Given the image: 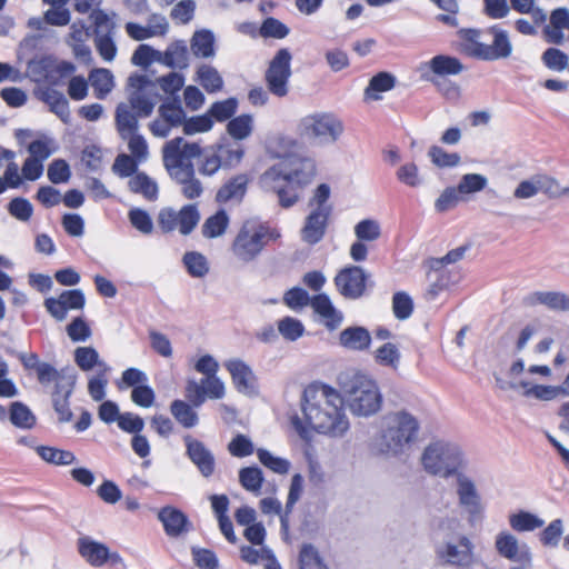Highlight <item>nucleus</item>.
<instances>
[{"mask_svg":"<svg viewBox=\"0 0 569 569\" xmlns=\"http://www.w3.org/2000/svg\"><path fill=\"white\" fill-rule=\"evenodd\" d=\"M194 369L206 376V378L202 379V382H209L211 399H221L224 397V383L217 377L219 363L212 356H201L196 362Z\"/></svg>","mask_w":569,"mask_h":569,"instance_id":"aec40b11","label":"nucleus"},{"mask_svg":"<svg viewBox=\"0 0 569 569\" xmlns=\"http://www.w3.org/2000/svg\"><path fill=\"white\" fill-rule=\"evenodd\" d=\"M126 31L131 39L142 41L154 36H164L168 31V23L163 18H161V22L151 27H143L134 22H128L126 24Z\"/></svg>","mask_w":569,"mask_h":569,"instance_id":"e433bc0d","label":"nucleus"},{"mask_svg":"<svg viewBox=\"0 0 569 569\" xmlns=\"http://www.w3.org/2000/svg\"><path fill=\"white\" fill-rule=\"evenodd\" d=\"M191 51L198 58H210L214 54V37L209 30L194 32L191 39Z\"/></svg>","mask_w":569,"mask_h":569,"instance_id":"4c0bfd02","label":"nucleus"},{"mask_svg":"<svg viewBox=\"0 0 569 569\" xmlns=\"http://www.w3.org/2000/svg\"><path fill=\"white\" fill-rule=\"evenodd\" d=\"M339 342L349 350L362 351L370 347V332L363 327H348L339 335Z\"/></svg>","mask_w":569,"mask_h":569,"instance_id":"a878e982","label":"nucleus"},{"mask_svg":"<svg viewBox=\"0 0 569 569\" xmlns=\"http://www.w3.org/2000/svg\"><path fill=\"white\" fill-rule=\"evenodd\" d=\"M395 86L396 77L390 72L380 71L369 80L363 92L365 98L373 101L380 100L381 96L379 93L390 91Z\"/></svg>","mask_w":569,"mask_h":569,"instance_id":"c85d7f7f","label":"nucleus"},{"mask_svg":"<svg viewBox=\"0 0 569 569\" xmlns=\"http://www.w3.org/2000/svg\"><path fill=\"white\" fill-rule=\"evenodd\" d=\"M133 193L142 194L147 200L153 201L158 198V186L144 172H137L128 182Z\"/></svg>","mask_w":569,"mask_h":569,"instance_id":"c9c22d12","label":"nucleus"},{"mask_svg":"<svg viewBox=\"0 0 569 569\" xmlns=\"http://www.w3.org/2000/svg\"><path fill=\"white\" fill-rule=\"evenodd\" d=\"M36 373H37V379L40 385L48 386L53 382L54 383L53 391H59L60 389L66 388V386L63 383V381L66 380V376H64L63 371L58 370L57 368H54L52 365H50L48 362H42L38 367V370L36 371Z\"/></svg>","mask_w":569,"mask_h":569,"instance_id":"c03bdc74","label":"nucleus"},{"mask_svg":"<svg viewBox=\"0 0 569 569\" xmlns=\"http://www.w3.org/2000/svg\"><path fill=\"white\" fill-rule=\"evenodd\" d=\"M545 521L536 515L520 510L509 516V525L517 532L533 531L543 526Z\"/></svg>","mask_w":569,"mask_h":569,"instance_id":"37998d69","label":"nucleus"},{"mask_svg":"<svg viewBox=\"0 0 569 569\" xmlns=\"http://www.w3.org/2000/svg\"><path fill=\"white\" fill-rule=\"evenodd\" d=\"M170 412L177 422L186 429H191L199 422V417L193 410V406L183 400H173L170 403Z\"/></svg>","mask_w":569,"mask_h":569,"instance_id":"473e14b6","label":"nucleus"},{"mask_svg":"<svg viewBox=\"0 0 569 569\" xmlns=\"http://www.w3.org/2000/svg\"><path fill=\"white\" fill-rule=\"evenodd\" d=\"M279 333L289 341L299 339L305 331L302 322L292 317H284L278 322Z\"/></svg>","mask_w":569,"mask_h":569,"instance_id":"0e129e2a","label":"nucleus"},{"mask_svg":"<svg viewBox=\"0 0 569 569\" xmlns=\"http://www.w3.org/2000/svg\"><path fill=\"white\" fill-rule=\"evenodd\" d=\"M158 518L162 522L164 532L169 537H179L189 530L190 522L188 517L174 507H163L159 511Z\"/></svg>","mask_w":569,"mask_h":569,"instance_id":"5701e85b","label":"nucleus"},{"mask_svg":"<svg viewBox=\"0 0 569 569\" xmlns=\"http://www.w3.org/2000/svg\"><path fill=\"white\" fill-rule=\"evenodd\" d=\"M36 450L42 460L56 466H68L76 461V456L69 450L50 446H39Z\"/></svg>","mask_w":569,"mask_h":569,"instance_id":"a19ab883","label":"nucleus"},{"mask_svg":"<svg viewBox=\"0 0 569 569\" xmlns=\"http://www.w3.org/2000/svg\"><path fill=\"white\" fill-rule=\"evenodd\" d=\"M280 238V233L268 222L254 219L244 220L230 243V253L241 263L258 259L270 242Z\"/></svg>","mask_w":569,"mask_h":569,"instance_id":"20e7f679","label":"nucleus"},{"mask_svg":"<svg viewBox=\"0 0 569 569\" xmlns=\"http://www.w3.org/2000/svg\"><path fill=\"white\" fill-rule=\"evenodd\" d=\"M250 179L246 173H239L228 179L217 191L218 203H239L243 200Z\"/></svg>","mask_w":569,"mask_h":569,"instance_id":"4be33fe9","label":"nucleus"},{"mask_svg":"<svg viewBox=\"0 0 569 569\" xmlns=\"http://www.w3.org/2000/svg\"><path fill=\"white\" fill-rule=\"evenodd\" d=\"M224 367L229 371L232 383L238 391L243 392L252 387L254 375L244 361L230 359L224 362Z\"/></svg>","mask_w":569,"mask_h":569,"instance_id":"393cba45","label":"nucleus"},{"mask_svg":"<svg viewBox=\"0 0 569 569\" xmlns=\"http://www.w3.org/2000/svg\"><path fill=\"white\" fill-rule=\"evenodd\" d=\"M385 420L386 427L379 439V450L383 453H402L417 439L418 420L407 411L389 413Z\"/></svg>","mask_w":569,"mask_h":569,"instance_id":"39448f33","label":"nucleus"},{"mask_svg":"<svg viewBox=\"0 0 569 569\" xmlns=\"http://www.w3.org/2000/svg\"><path fill=\"white\" fill-rule=\"evenodd\" d=\"M458 496L460 505L466 507L469 512L477 513L480 510V498L471 480L462 475L458 476Z\"/></svg>","mask_w":569,"mask_h":569,"instance_id":"7c9ffc66","label":"nucleus"},{"mask_svg":"<svg viewBox=\"0 0 569 569\" xmlns=\"http://www.w3.org/2000/svg\"><path fill=\"white\" fill-rule=\"evenodd\" d=\"M182 262L187 272L193 278H202L209 272L207 258L198 251H187L183 254Z\"/></svg>","mask_w":569,"mask_h":569,"instance_id":"a18cd8bd","label":"nucleus"},{"mask_svg":"<svg viewBox=\"0 0 569 569\" xmlns=\"http://www.w3.org/2000/svg\"><path fill=\"white\" fill-rule=\"evenodd\" d=\"M543 64L555 71H562L568 67V56L557 48H548L541 57Z\"/></svg>","mask_w":569,"mask_h":569,"instance_id":"338daca9","label":"nucleus"},{"mask_svg":"<svg viewBox=\"0 0 569 569\" xmlns=\"http://www.w3.org/2000/svg\"><path fill=\"white\" fill-rule=\"evenodd\" d=\"M310 303L313 311L320 316L325 322V326L329 330H335L340 326L342 321V315L333 307L330 298L327 295H316L310 300Z\"/></svg>","mask_w":569,"mask_h":569,"instance_id":"b1692460","label":"nucleus"},{"mask_svg":"<svg viewBox=\"0 0 569 569\" xmlns=\"http://www.w3.org/2000/svg\"><path fill=\"white\" fill-rule=\"evenodd\" d=\"M89 81L97 99H104L113 88V76L108 69H93L89 73Z\"/></svg>","mask_w":569,"mask_h":569,"instance_id":"72a5a7b5","label":"nucleus"},{"mask_svg":"<svg viewBox=\"0 0 569 569\" xmlns=\"http://www.w3.org/2000/svg\"><path fill=\"white\" fill-rule=\"evenodd\" d=\"M263 475L256 466L244 467L239 471V482L248 491L259 493L263 485Z\"/></svg>","mask_w":569,"mask_h":569,"instance_id":"49530a36","label":"nucleus"},{"mask_svg":"<svg viewBox=\"0 0 569 569\" xmlns=\"http://www.w3.org/2000/svg\"><path fill=\"white\" fill-rule=\"evenodd\" d=\"M317 167L312 159L289 157L270 167L262 176L264 187L278 197L281 208L293 207L313 181Z\"/></svg>","mask_w":569,"mask_h":569,"instance_id":"f03ea898","label":"nucleus"},{"mask_svg":"<svg viewBox=\"0 0 569 569\" xmlns=\"http://www.w3.org/2000/svg\"><path fill=\"white\" fill-rule=\"evenodd\" d=\"M189 52L184 44L173 43L164 52V62L171 68H186L188 66Z\"/></svg>","mask_w":569,"mask_h":569,"instance_id":"6e6d98bb","label":"nucleus"},{"mask_svg":"<svg viewBox=\"0 0 569 569\" xmlns=\"http://www.w3.org/2000/svg\"><path fill=\"white\" fill-rule=\"evenodd\" d=\"M187 456L196 465L199 472L209 478L214 473L216 460L212 452L198 439L192 438L190 435L183 438Z\"/></svg>","mask_w":569,"mask_h":569,"instance_id":"a211bd4d","label":"nucleus"},{"mask_svg":"<svg viewBox=\"0 0 569 569\" xmlns=\"http://www.w3.org/2000/svg\"><path fill=\"white\" fill-rule=\"evenodd\" d=\"M299 568L300 569H329L321 557L319 556L318 550L309 543H306L301 547L299 552Z\"/></svg>","mask_w":569,"mask_h":569,"instance_id":"5fc2aeb1","label":"nucleus"},{"mask_svg":"<svg viewBox=\"0 0 569 569\" xmlns=\"http://www.w3.org/2000/svg\"><path fill=\"white\" fill-rule=\"evenodd\" d=\"M131 86L141 89L148 83V78L137 74L130 78ZM154 109L152 99L140 90L133 91L127 102H121L116 109L114 120L117 130L122 132H131L138 130L139 118L151 116Z\"/></svg>","mask_w":569,"mask_h":569,"instance_id":"423d86ee","label":"nucleus"},{"mask_svg":"<svg viewBox=\"0 0 569 569\" xmlns=\"http://www.w3.org/2000/svg\"><path fill=\"white\" fill-rule=\"evenodd\" d=\"M369 274L359 266L349 264L336 274L337 291L346 299L357 300L365 296Z\"/></svg>","mask_w":569,"mask_h":569,"instance_id":"4468645a","label":"nucleus"},{"mask_svg":"<svg viewBox=\"0 0 569 569\" xmlns=\"http://www.w3.org/2000/svg\"><path fill=\"white\" fill-rule=\"evenodd\" d=\"M519 387L523 390V396L527 398H536L538 400H552L560 395V389L552 386L531 385L528 381H520Z\"/></svg>","mask_w":569,"mask_h":569,"instance_id":"09e8293b","label":"nucleus"},{"mask_svg":"<svg viewBox=\"0 0 569 569\" xmlns=\"http://www.w3.org/2000/svg\"><path fill=\"white\" fill-rule=\"evenodd\" d=\"M299 131L302 137L308 139L319 138L333 142L343 132V124L331 113H315L301 119Z\"/></svg>","mask_w":569,"mask_h":569,"instance_id":"9b49d317","label":"nucleus"},{"mask_svg":"<svg viewBox=\"0 0 569 569\" xmlns=\"http://www.w3.org/2000/svg\"><path fill=\"white\" fill-rule=\"evenodd\" d=\"M199 219L200 214L197 207L186 204L179 211L170 207L162 208L158 213L157 222L163 233L178 230L182 236H188L197 227Z\"/></svg>","mask_w":569,"mask_h":569,"instance_id":"9d476101","label":"nucleus"},{"mask_svg":"<svg viewBox=\"0 0 569 569\" xmlns=\"http://www.w3.org/2000/svg\"><path fill=\"white\" fill-rule=\"evenodd\" d=\"M197 80L208 93H216L222 90L223 79L216 68L209 64H201L197 70Z\"/></svg>","mask_w":569,"mask_h":569,"instance_id":"f704fd0d","label":"nucleus"},{"mask_svg":"<svg viewBox=\"0 0 569 569\" xmlns=\"http://www.w3.org/2000/svg\"><path fill=\"white\" fill-rule=\"evenodd\" d=\"M289 28L280 20L269 17L259 28V34L263 38L283 39L288 36Z\"/></svg>","mask_w":569,"mask_h":569,"instance_id":"69168bd1","label":"nucleus"},{"mask_svg":"<svg viewBox=\"0 0 569 569\" xmlns=\"http://www.w3.org/2000/svg\"><path fill=\"white\" fill-rule=\"evenodd\" d=\"M302 491L303 478L300 473H296L291 478L284 512L281 515V528L286 531L289 527V515L291 513L296 502L300 499Z\"/></svg>","mask_w":569,"mask_h":569,"instance_id":"58836bf2","label":"nucleus"},{"mask_svg":"<svg viewBox=\"0 0 569 569\" xmlns=\"http://www.w3.org/2000/svg\"><path fill=\"white\" fill-rule=\"evenodd\" d=\"M392 311L398 320L408 319L413 312V301L405 291H398L392 297Z\"/></svg>","mask_w":569,"mask_h":569,"instance_id":"680f3d73","label":"nucleus"},{"mask_svg":"<svg viewBox=\"0 0 569 569\" xmlns=\"http://www.w3.org/2000/svg\"><path fill=\"white\" fill-rule=\"evenodd\" d=\"M230 224V217L224 209H219L209 216L202 227L201 233L207 239H214L223 236Z\"/></svg>","mask_w":569,"mask_h":569,"instance_id":"c756f323","label":"nucleus"},{"mask_svg":"<svg viewBox=\"0 0 569 569\" xmlns=\"http://www.w3.org/2000/svg\"><path fill=\"white\" fill-rule=\"evenodd\" d=\"M330 214L331 213H328V210H311L307 216L305 226L301 230V237L305 242L316 244L325 237Z\"/></svg>","mask_w":569,"mask_h":569,"instance_id":"412c9836","label":"nucleus"},{"mask_svg":"<svg viewBox=\"0 0 569 569\" xmlns=\"http://www.w3.org/2000/svg\"><path fill=\"white\" fill-rule=\"evenodd\" d=\"M342 388L348 396L351 411L368 417L376 413L382 403V397L375 380L361 372L353 373Z\"/></svg>","mask_w":569,"mask_h":569,"instance_id":"0eeeda50","label":"nucleus"},{"mask_svg":"<svg viewBox=\"0 0 569 569\" xmlns=\"http://www.w3.org/2000/svg\"><path fill=\"white\" fill-rule=\"evenodd\" d=\"M186 397L193 407H200L207 397L211 399L209 382H202L201 380L198 383L194 380H189L186 386Z\"/></svg>","mask_w":569,"mask_h":569,"instance_id":"bf43d9fd","label":"nucleus"},{"mask_svg":"<svg viewBox=\"0 0 569 569\" xmlns=\"http://www.w3.org/2000/svg\"><path fill=\"white\" fill-rule=\"evenodd\" d=\"M355 234L361 241H376L381 236L380 224L373 219H363L355 226Z\"/></svg>","mask_w":569,"mask_h":569,"instance_id":"4d7b16f0","label":"nucleus"},{"mask_svg":"<svg viewBox=\"0 0 569 569\" xmlns=\"http://www.w3.org/2000/svg\"><path fill=\"white\" fill-rule=\"evenodd\" d=\"M301 411L303 418L291 420L298 435L309 440L312 431L331 437L342 436L349 429L345 400L340 392L323 382L313 381L302 392Z\"/></svg>","mask_w":569,"mask_h":569,"instance_id":"f257e3e1","label":"nucleus"},{"mask_svg":"<svg viewBox=\"0 0 569 569\" xmlns=\"http://www.w3.org/2000/svg\"><path fill=\"white\" fill-rule=\"evenodd\" d=\"M40 98L49 106L51 112L57 114L62 121H68L70 116L69 102L61 92L46 88L41 91Z\"/></svg>","mask_w":569,"mask_h":569,"instance_id":"2f4dec72","label":"nucleus"},{"mask_svg":"<svg viewBox=\"0 0 569 569\" xmlns=\"http://www.w3.org/2000/svg\"><path fill=\"white\" fill-rule=\"evenodd\" d=\"M201 154L198 143L187 142L183 138H174L166 142L162 150L163 166L170 177L191 174L194 171L193 159Z\"/></svg>","mask_w":569,"mask_h":569,"instance_id":"6e6552de","label":"nucleus"},{"mask_svg":"<svg viewBox=\"0 0 569 569\" xmlns=\"http://www.w3.org/2000/svg\"><path fill=\"white\" fill-rule=\"evenodd\" d=\"M72 386L73 382H70L64 389L52 392L53 409L58 413V420L61 423L69 422L72 419V411L69 405Z\"/></svg>","mask_w":569,"mask_h":569,"instance_id":"ea45409f","label":"nucleus"},{"mask_svg":"<svg viewBox=\"0 0 569 569\" xmlns=\"http://www.w3.org/2000/svg\"><path fill=\"white\" fill-rule=\"evenodd\" d=\"M84 305V295L79 289L66 290L58 298L44 300L47 311L58 321L64 320L69 310H80Z\"/></svg>","mask_w":569,"mask_h":569,"instance_id":"f3484780","label":"nucleus"},{"mask_svg":"<svg viewBox=\"0 0 569 569\" xmlns=\"http://www.w3.org/2000/svg\"><path fill=\"white\" fill-rule=\"evenodd\" d=\"M78 551L88 563L93 567H102L109 560L117 562L120 557L117 552L110 553L109 548L101 542L94 541L88 537L79 538Z\"/></svg>","mask_w":569,"mask_h":569,"instance_id":"6ab92c4d","label":"nucleus"},{"mask_svg":"<svg viewBox=\"0 0 569 569\" xmlns=\"http://www.w3.org/2000/svg\"><path fill=\"white\" fill-rule=\"evenodd\" d=\"M172 179L181 186L183 197L189 200L199 198L203 191L201 182L196 178L194 171H192L191 174L183 173L172 177Z\"/></svg>","mask_w":569,"mask_h":569,"instance_id":"864d4df0","label":"nucleus"},{"mask_svg":"<svg viewBox=\"0 0 569 569\" xmlns=\"http://www.w3.org/2000/svg\"><path fill=\"white\" fill-rule=\"evenodd\" d=\"M257 456L259 461L271 471L279 473V475H286L290 469V462L283 458L274 457L270 451L267 449H258Z\"/></svg>","mask_w":569,"mask_h":569,"instance_id":"13d9d810","label":"nucleus"},{"mask_svg":"<svg viewBox=\"0 0 569 569\" xmlns=\"http://www.w3.org/2000/svg\"><path fill=\"white\" fill-rule=\"evenodd\" d=\"M495 548L499 556L502 558L530 567L532 562V555L526 543L520 545L517 537L508 531H501L496 537Z\"/></svg>","mask_w":569,"mask_h":569,"instance_id":"2eb2a0df","label":"nucleus"},{"mask_svg":"<svg viewBox=\"0 0 569 569\" xmlns=\"http://www.w3.org/2000/svg\"><path fill=\"white\" fill-rule=\"evenodd\" d=\"M228 451L233 457L243 458L254 452V446L247 436L238 433L228 443Z\"/></svg>","mask_w":569,"mask_h":569,"instance_id":"774afa93","label":"nucleus"},{"mask_svg":"<svg viewBox=\"0 0 569 569\" xmlns=\"http://www.w3.org/2000/svg\"><path fill=\"white\" fill-rule=\"evenodd\" d=\"M438 556L446 563L468 569L473 566L477 560L473 556V545L466 536H461L458 543H446L439 551Z\"/></svg>","mask_w":569,"mask_h":569,"instance_id":"dca6fc26","label":"nucleus"},{"mask_svg":"<svg viewBox=\"0 0 569 569\" xmlns=\"http://www.w3.org/2000/svg\"><path fill=\"white\" fill-rule=\"evenodd\" d=\"M253 119L250 114H240L229 120L228 133L236 140H243L252 132Z\"/></svg>","mask_w":569,"mask_h":569,"instance_id":"8fccbe9b","label":"nucleus"},{"mask_svg":"<svg viewBox=\"0 0 569 569\" xmlns=\"http://www.w3.org/2000/svg\"><path fill=\"white\" fill-rule=\"evenodd\" d=\"M9 419L13 426L20 429H31L36 425V417L31 410L20 401L10 405Z\"/></svg>","mask_w":569,"mask_h":569,"instance_id":"79ce46f5","label":"nucleus"},{"mask_svg":"<svg viewBox=\"0 0 569 569\" xmlns=\"http://www.w3.org/2000/svg\"><path fill=\"white\" fill-rule=\"evenodd\" d=\"M422 463L428 472L448 478L458 471L461 453L456 446L437 441L425 449Z\"/></svg>","mask_w":569,"mask_h":569,"instance_id":"1a4fd4ad","label":"nucleus"},{"mask_svg":"<svg viewBox=\"0 0 569 569\" xmlns=\"http://www.w3.org/2000/svg\"><path fill=\"white\" fill-rule=\"evenodd\" d=\"M121 139L128 141V148L131 156L138 160H144L148 156V144L146 139L138 133V130L131 132H122L117 130Z\"/></svg>","mask_w":569,"mask_h":569,"instance_id":"3c124183","label":"nucleus"},{"mask_svg":"<svg viewBox=\"0 0 569 569\" xmlns=\"http://www.w3.org/2000/svg\"><path fill=\"white\" fill-rule=\"evenodd\" d=\"M291 58V53L287 48L278 50L264 72V82L268 91L278 98L286 97L289 92Z\"/></svg>","mask_w":569,"mask_h":569,"instance_id":"f8f14e48","label":"nucleus"},{"mask_svg":"<svg viewBox=\"0 0 569 569\" xmlns=\"http://www.w3.org/2000/svg\"><path fill=\"white\" fill-rule=\"evenodd\" d=\"M459 51L480 61L508 59L512 43L506 30L491 26L487 30L465 28L458 31Z\"/></svg>","mask_w":569,"mask_h":569,"instance_id":"7ed1b4c3","label":"nucleus"},{"mask_svg":"<svg viewBox=\"0 0 569 569\" xmlns=\"http://www.w3.org/2000/svg\"><path fill=\"white\" fill-rule=\"evenodd\" d=\"M375 359L383 367L397 369L400 362V352L395 343L386 342L376 350Z\"/></svg>","mask_w":569,"mask_h":569,"instance_id":"603ef678","label":"nucleus"},{"mask_svg":"<svg viewBox=\"0 0 569 569\" xmlns=\"http://www.w3.org/2000/svg\"><path fill=\"white\" fill-rule=\"evenodd\" d=\"M428 156L431 162L438 168H452L459 164L460 156L456 152L449 153L438 146H431Z\"/></svg>","mask_w":569,"mask_h":569,"instance_id":"052dcab7","label":"nucleus"},{"mask_svg":"<svg viewBox=\"0 0 569 569\" xmlns=\"http://www.w3.org/2000/svg\"><path fill=\"white\" fill-rule=\"evenodd\" d=\"M159 116L169 122L172 127L183 124L184 111L178 101L164 102L159 107Z\"/></svg>","mask_w":569,"mask_h":569,"instance_id":"e2e57ef3","label":"nucleus"},{"mask_svg":"<svg viewBox=\"0 0 569 569\" xmlns=\"http://www.w3.org/2000/svg\"><path fill=\"white\" fill-rule=\"evenodd\" d=\"M243 157L241 148H232L226 144H218L210 149L202 150L198 158L200 160L199 171L203 176H212L221 167H232L238 164Z\"/></svg>","mask_w":569,"mask_h":569,"instance_id":"ddd939ff","label":"nucleus"},{"mask_svg":"<svg viewBox=\"0 0 569 569\" xmlns=\"http://www.w3.org/2000/svg\"><path fill=\"white\" fill-rule=\"evenodd\" d=\"M425 67L438 77L456 76L463 70V64L458 58L446 54L435 56L425 63Z\"/></svg>","mask_w":569,"mask_h":569,"instance_id":"cd10ccee","label":"nucleus"},{"mask_svg":"<svg viewBox=\"0 0 569 569\" xmlns=\"http://www.w3.org/2000/svg\"><path fill=\"white\" fill-rule=\"evenodd\" d=\"M238 108V101L236 98H228L221 101H216L211 104L208 110L211 120L218 122H224L231 120Z\"/></svg>","mask_w":569,"mask_h":569,"instance_id":"de8ad7c7","label":"nucleus"},{"mask_svg":"<svg viewBox=\"0 0 569 569\" xmlns=\"http://www.w3.org/2000/svg\"><path fill=\"white\" fill-rule=\"evenodd\" d=\"M528 303L531 306L543 305L547 308L556 311H569V296L563 292L557 291H536L528 298Z\"/></svg>","mask_w":569,"mask_h":569,"instance_id":"bb28decb","label":"nucleus"}]
</instances>
